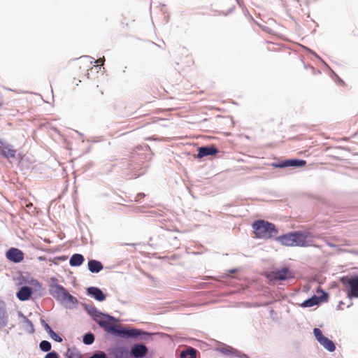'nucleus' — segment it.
I'll list each match as a JSON object with an SVG mask.
<instances>
[{
	"instance_id": "f257e3e1",
	"label": "nucleus",
	"mask_w": 358,
	"mask_h": 358,
	"mask_svg": "<svg viewBox=\"0 0 358 358\" xmlns=\"http://www.w3.org/2000/svg\"><path fill=\"white\" fill-rule=\"evenodd\" d=\"M252 228L256 237L259 238L268 239L278 234V229L273 223L263 220L255 222Z\"/></svg>"
},
{
	"instance_id": "f03ea898",
	"label": "nucleus",
	"mask_w": 358,
	"mask_h": 358,
	"mask_svg": "<svg viewBox=\"0 0 358 358\" xmlns=\"http://www.w3.org/2000/svg\"><path fill=\"white\" fill-rule=\"evenodd\" d=\"M50 294L57 300L62 302L74 303L77 301L76 299L71 295L68 291L60 285H52L50 287Z\"/></svg>"
},
{
	"instance_id": "7ed1b4c3",
	"label": "nucleus",
	"mask_w": 358,
	"mask_h": 358,
	"mask_svg": "<svg viewBox=\"0 0 358 358\" xmlns=\"http://www.w3.org/2000/svg\"><path fill=\"white\" fill-rule=\"evenodd\" d=\"M94 320L99 324V325L104 329V330L108 333L118 335L120 327L113 324V322L116 321L113 317L99 314L96 315Z\"/></svg>"
},
{
	"instance_id": "20e7f679",
	"label": "nucleus",
	"mask_w": 358,
	"mask_h": 358,
	"mask_svg": "<svg viewBox=\"0 0 358 358\" xmlns=\"http://www.w3.org/2000/svg\"><path fill=\"white\" fill-rule=\"evenodd\" d=\"M341 281L346 287L347 295L349 298H358V275L343 277Z\"/></svg>"
},
{
	"instance_id": "39448f33",
	"label": "nucleus",
	"mask_w": 358,
	"mask_h": 358,
	"mask_svg": "<svg viewBox=\"0 0 358 358\" xmlns=\"http://www.w3.org/2000/svg\"><path fill=\"white\" fill-rule=\"evenodd\" d=\"M294 246L306 247L311 245L313 236L308 231H296L293 233Z\"/></svg>"
},
{
	"instance_id": "423d86ee",
	"label": "nucleus",
	"mask_w": 358,
	"mask_h": 358,
	"mask_svg": "<svg viewBox=\"0 0 358 358\" xmlns=\"http://www.w3.org/2000/svg\"><path fill=\"white\" fill-rule=\"evenodd\" d=\"M294 277V273L287 267H284L280 269H275L270 272L268 275V278H269L271 280H285L287 279L293 278Z\"/></svg>"
},
{
	"instance_id": "0eeeda50",
	"label": "nucleus",
	"mask_w": 358,
	"mask_h": 358,
	"mask_svg": "<svg viewBox=\"0 0 358 358\" xmlns=\"http://www.w3.org/2000/svg\"><path fill=\"white\" fill-rule=\"evenodd\" d=\"M313 334L317 341L322 345L326 350L329 352H334L336 349L335 344L328 338L322 334V331L318 328L313 329Z\"/></svg>"
},
{
	"instance_id": "6e6552de",
	"label": "nucleus",
	"mask_w": 358,
	"mask_h": 358,
	"mask_svg": "<svg viewBox=\"0 0 358 358\" xmlns=\"http://www.w3.org/2000/svg\"><path fill=\"white\" fill-rule=\"evenodd\" d=\"M6 257L10 262L17 264L24 260V255L21 250L16 248H10L6 251Z\"/></svg>"
},
{
	"instance_id": "1a4fd4ad",
	"label": "nucleus",
	"mask_w": 358,
	"mask_h": 358,
	"mask_svg": "<svg viewBox=\"0 0 358 358\" xmlns=\"http://www.w3.org/2000/svg\"><path fill=\"white\" fill-rule=\"evenodd\" d=\"M306 164V162L305 160L292 159L279 162L278 164H275V166L278 168H284L288 166H303Z\"/></svg>"
},
{
	"instance_id": "9d476101",
	"label": "nucleus",
	"mask_w": 358,
	"mask_h": 358,
	"mask_svg": "<svg viewBox=\"0 0 358 358\" xmlns=\"http://www.w3.org/2000/svg\"><path fill=\"white\" fill-rule=\"evenodd\" d=\"M0 152L6 158H14L16 154V150L8 144H1L0 146Z\"/></svg>"
},
{
	"instance_id": "9b49d317",
	"label": "nucleus",
	"mask_w": 358,
	"mask_h": 358,
	"mask_svg": "<svg viewBox=\"0 0 358 358\" xmlns=\"http://www.w3.org/2000/svg\"><path fill=\"white\" fill-rule=\"evenodd\" d=\"M142 334H143V332L139 329H120V328L118 335L123 336V337L136 338V337L141 335Z\"/></svg>"
},
{
	"instance_id": "f8f14e48",
	"label": "nucleus",
	"mask_w": 358,
	"mask_h": 358,
	"mask_svg": "<svg viewBox=\"0 0 358 358\" xmlns=\"http://www.w3.org/2000/svg\"><path fill=\"white\" fill-rule=\"evenodd\" d=\"M217 149L214 146L199 148L197 154L198 157L202 158L208 155H214L217 153Z\"/></svg>"
},
{
	"instance_id": "ddd939ff",
	"label": "nucleus",
	"mask_w": 358,
	"mask_h": 358,
	"mask_svg": "<svg viewBox=\"0 0 358 358\" xmlns=\"http://www.w3.org/2000/svg\"><path fill=\"white\" fill-rule=\"evenodd\" d=\"M148 352V349L144 345H136L131 350V355L134 358H142Z\"/></svg>"
},
{
	"instance_id": "4468645a",
	"label": "nucleus",
	"mask_w": 358,
	"mask_h": 358,
	"mask_svg": "<svg viewBox=\"0 0 358 358\" xmlns=\"http://www.w3.org/2000/svg\"><path fill=\"white\" fill-rule=\"evenodd\" d=\"M277 240L282 244L286 246H294V241L293 233H289L277 238Z\"/></svg>"
},
{
	"instance_id": "2eb2a0df",
	"label": "nucleus",
	"mask_w": 358,
	"mask_h": 358,
	"mask_svg": "<svg viewBox=\"0 0 358 358\" xmlns=\"http://www.w3.org/2000/svg\"><path fill=\"white\" fill-rule=\"evenodd\" d=\"M32 294L31 288L24 286L20 289L17 293V296L20 301L28 300Z\"/></svg>"
},
{
	"instance_id": "dca6fc26",
	"label": "nucleus",
	"mask_w": 358,
	"mask_h": 358,
	"mask_svg": "<svg viewBox=\"0 0 358 358\" xmlns=\"http://www.w3.org/2000/svg\"><path fill=\"white\" fill-rule=\"evenodd\" d=\"M88 294L94 297L97 301H102L106 299L105 295L102 292V291L94 287H91L87 289Z\"/></svg>"
},
{
	"instance_id": "f3484780",
	"label": "nucleus",
	"mask_w": 358,
	"mask_h": 358,
	"mask_svg": "<svg viewBox=\"0 0 358 358\" xmlns=\"http://www.w3.org/2000/svg\"><path fill=\"white\" fill-rule=\"evenodd\" d=\"M113 355L115 358H128V350L124 347H117L113 349Z\"/></svg>"
},
{
	"instance_id": "a211bd4d",
	"label": "nucleus",
	"mask_w": 358,
	"mask_h": 358,
	"mask_svg": "<svg viewBox=\"0 0 358 358\" xmlns=\"http://www.w3.org/2000/svg\"><path fill=\"white\" fill-rule=\"evenodd\" d=\"M88 268L92 273H99L103 268L101 262L96 260H90L88 262Z\"/></svg>"
},
{
	"instance_id": "6ab92c4d",
	"label": "nucleus",
	"mask_w": 358,
	"mask_h": 358,
	"mask_svg": "<svg viewBox=\"0 0 358 358\" xmlns=\"http://www.w3.org/2000/svg\"><path fill=\"white\" fill-rule=\"evenodd\" d=\"M84 262V257L82 255L74 254L69 260V264L72 266H80Z\"/></svg>"
},
{
	"instance_id": "aec40b11",
	"label": "nucleus",
	"mask_w": 358,
	"mask_h": 358,
	"mask_svg": "<svg viewBox=\"0 0 358 358\" xmlns=\"http://www.w3.org/2000/svg\"><path fill=\"white\" fill-rule=\"evenodd\" d=\"M196 350L194 348H189L186 350H183L180 353V358H196Z\"/></svg>"
},
{
	"instance_id": "412c9836",
	"label": "nucleus",
	"mask_w": 358,
	"mask_h": 358,
	"mask_svg": "<svg viewBox=\"0 0 358 358\" xmlns=\"http://www.w3.org/2000/svg\"><path fill=\"white\" fill-rule=\"evenodd\" d=\"M317 303H318V298L317 296H313L310 299L306 300L303 303V306L311 307L314 305H316Z\"/></svg>"
},
{
	"instance_id": "4be33fe9",
	"label": "nucleus",
	"mask_w": 358,
	"mask_h": 358,
	"mask_svg": "<svg viewBox=\"0 0 358 358\" xmlns=\"http://www.w3.org/2000/svg\"><path fill=\"white\" fill-rule=\"evenodd\" d=\"M94 341V336L92 334H86L83 337V343L86 345L92 344Z\"/></svg>"
},
{
	"instance_id": "5701e85b",
	"label": "nucleus",
	"mask_w": 358,
	"mask_h": 358,
	"mask_svg": "<svg viewBox=\"0 0 358 358\" xmlns=\"http://www.w3.org/2000/svg\"><path fill=\"white\" fill-rule=\"evenodd\" d=\"M40 348L43 352H48L51 349V344L47 341H43L40 343Z\"/></svg>"
},
{
	"instance_id": "b1692460",
	"label": "nucleus",
	"mask_w": 358,
	"mask_h": 358,
	"mask_svg": "<svg viewBox=\"0 0 358 358\" xmlns=\"http://www.w3.org/2000/svg\"><path fill=\"white\" fill-rule=\"evenodd\" d=\"M49 336L51 337L52 339H53L55 341L57 342H62V338L58 336L53 330L49 332Z\"/></svg>"
},
{
	"instance_id": "393cba45",
	"label": "nucleus",
	"mask_w": 358,
	"mask_h": 358,
	"mask_svg": "<svg viewBox=\"0 0 358 358\" xmlns=\"http://www.w3.org/2000/svg\"><path fill=\"white\" fill-rule=\"evenodd\" d=\"M66 357L67 358H81V356L79 354L71 351L70 350H67Z\"/></svg>"
},
{
	"instance_id": "a878e982",
	"label": "nucleus",
	"mask_w": 358,
	"mask_h": 358,
	"mask_svg": "<svg viewBox=\"0 0 358 358\" xmlns=\"http://www.w3.org/2000/svg\"><path fill=\"white\" fill-rule=\"evenodd\" d=\"M90 358H107L106 354L103 352H99L98 353L94 354Z\"/></svg>"
},
{
	"instance_id": "bb28decb",
	"label": "nucleus",
	"mask_w": 358,
	"mask_h": 358,
	"mask_svg": "<svg viewBox=\"0 0 358 358\" xmlns=\"http://www.w3.org/2000/svg\"><path fill=\"white\" fill-rule=\"evenodd\" d=\"M92 94L95 98H99L103 95V92L99 90V86L96 85V90L92 92Z\"/></svg>"
},
{
	"instance_id": "cd10ccee",
	"label": "nucleus",
	"mask_w": 358,
	"mask_h": 358,
	"mask_svg": "<svg viewBox=\"0 0 358 358\" xmlns=\"http://www.w3.org/2000/svg\"><path fill=\"white\" fill-rule=\"evenodd\" d=\"M45 358H59L57 353L55 351L48 353Z\"/></svg>"
},
{
	"instance_id": "c85d7f7f",
	"label": "nucleus",
	"mask_w": 358,
	"mask_h": 358,
	"mask_svg": "<svg viewBox=\"0 0 358 358\" xmlns=\"http://www.w3.org/2000/svg\"><path fill=\"white\" fill-rule=\"evenodd\" d=\"M266 49L268 50H271V51L276 50V48H275L274 44L271 42H266Z\"/></svg>"
},
{
	"instance_id": "c756f323",
	"label": "nucleus",
	"mask_w": 358,
	"mask_h": 358,
	"mask_svg": "<svg viewBox=\"0 0 358 358\" xmlns=\"http://www.w3.org/2000/svg\"><path fill=\"white\" fill-rule=\"evenodd\" d=\"M44 323V328L45 329V331L49 334V332H50L51 331H52V329H51V327L49 326L48 324H47L46 322H43Z\"/></svg>"
},
{
	"instance_id": "7c9ffc66",
	"label": "nucleus",
	"mask_w": 358,
	"mask_h": 358,
	"mask_svg": "<svg viewBox=\"0 0 358 358\" xmlns=\"http://www.w3.org/2000/svg\"><path fill=\"white\" fill-rule=\"evenodd\" d=\"M104 62V58L102 59H98L95 63L97 64V65H103Z\"/></svg>"
}]
</instances>
